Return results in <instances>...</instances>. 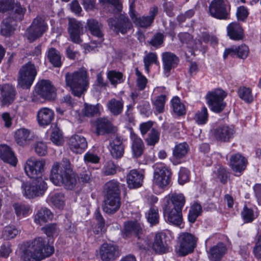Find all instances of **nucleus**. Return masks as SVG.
Wrapping results in <instances>:
<instances>
[{
    "mask_svg": "<svg viewBox=\"0 0 261 261\" xmlns=\"http://www.w3.org/2000/svg\"><path fill=\"white\" fill-rule=\"evenodd\" d=\"M238 94L239 97L247 103H251L253 101V96L251 89L245 87H241L238 89Z\"/></svg>",
    "mask_w": 261,
    "mask_h": 261,
    "instance_id": "de8ad7c7",
    "label": "nucleus"
},
{
    "mask_svg": "<svg viewBox=\"0 0 261 261\" xmlns=\"http://www.w3.org/2000/svg\"><path fill=\"white\" fill-rule=\"evenodd\" d=\"M104 191L103 211L108 214L115 213L121 205L120 183L115 179L107 182L104 186Z\"/></svg>",
    "mask_w": 261,
    "mask_h": 261,
    "instance_id": "f257e3e1",
    "label": "nucleus"
},
{
    "mask_svg": "<svg viewBox=\"0 0 261 261\" xmlns=\"http://www.w3.org/2000/svg\"><path fill=\"white\" fill-rule=\"evenodd\" d=\"M160 133L155 128H152L145 141L148 145L154 146L160 139Z\"/></svg>",
    "mask_w": 261,
    "mask_h": 261,
    "instance_id": "052dcab7",
    "label": "nucleus"
},
{
    "mask_svg": "<svg viewBox=\"0 0 261 261\" xmlns=\"http://www.w3.org/2000/svg\"><path fill=\"white\" fill-rule=\"evenodd\" d=\"M19 233V231L13 225L5 226L2 232V238L4 240H10L15 238Z\"/></svg>",
    "mask_w": 261,
    "mask_h": 261,
    "instance_id": "37998d69",
    "label": "nucleus"
},
{
    "mask_svg": "<svg viewBox=\"0 0 261 261\" xmlns=\"http://www.w3.org/2000/svg\"><path fill=\"white\" fill-rule=\"evenodd\" d=\"M107 77L111 83L113 85H116L117 84L123 82V74L120 72L114 70L109 71L107 73Z\"/></svg>",
    "mask_w": 261,
    "mask_h": 261,
    "instance_id": "13d9d810",
    "label": "nucleus"
},
{
    "mask_svg": "<svg viewBox=\"0 0 261 261\" xmlns=\"http://www.w3.org/2000/svg\"><path fill=\"white\" fill-rule=\"evenodd\" d=\"M164 40V35L163 34L157 33L155 34L151 38V40L148 41V43L155 48H158L163 44Z\"/></svg>",
    "mask_w": 261,
    "mask_h": 261,
    "instance_id": "e2e57ef3",
    "label": "nucleus"
},
{
    "mask_svg": "<svg viewBox=\"0 0 261 261\" xmlns=\"http://www.w3.org/2000/svg\"><path fill=\"white\" fill-rule=\"evenodd\" d=\"M87 25L91 33L98 38H101L103 33L101 31L102 25L96 20L91 19L88 20Z\"/></svg>",
    "mask_w": 261,
    "mask_h": 261,
    "instance_id": "79ce46f5",
    "label": "nucleus"
},
{
    "mask_svg": "<svg viewBox=\"0 0 261 261\" xmlns=\"http://www.w3.org/2000/svg\"><path fill=\"white\" fill-rule=\"evenodd\" d=\"M34 95L49 101L54 100L56 97L55 88L48 80H42L37 83Z\"/></svg>",
    "mask_w": 261,
    "mask_h": 261,
    "instance_id": "f8f14e48",
    "label": "nucleus"
},
{
    "mask_svg": "<svg viewBox=\"0 0 261 261\" xmlns=\"http://www.w3.org/2000/svg\"><path fill=\"white\" fill-rule=\"evenodd\" d=\"M65 77L66 85L70 88L72 93L80 97L88 85L87 71L81 69L73 72H67Z\"/></svg>",
    "mask_w": 261,
    "mask_h": 261,
    "instance_id": "7ed1b4c3",
    "label": "nucleus"
},
{
    "mask_svg": "<svg viewBox=\"0 0 261 261\" xmlns=\"http://www.w3.org/2000/svg\"><path fill=\"white\" fill-rule=\"evenodd\" d=\"M120 171V167L116 165L112 161H108L106 162L102 168V172L106 176L114 175Z\"/></svg>",
    "mask_w": 261,
    "mask_h": 261,
    "instance_id": "09e8293b",
    "label": "nucleus"
},
{
    "mask_svg": "<svg viewBox=\"0 0 261 261\" xmlns=\"http://www.w3.org/2000/svg\"><path fill=\"white\" fill-rule=\"evenodd\" d=\"M47 29L48 26L44 18L41 16H37L27 29L26 37L30 42H32L41 37Z\"/></svg>",
    "mask_w": 261,
    "mask_h": 261,
    "instance_id": "1a4fd4ad",
    "label": "nucleus"
},
{
    "mask_svg": "<svg viewBox=\"0 0 261 261\" xmlns=\"http://www.w3.org/2000/svg\"><path fill=\"white\" fill-rule=\"evenodd\" d=\"M69 145L72 152L75 153H81L87 148L88 143L84 137L75 135L70 138Z\"/></svg>",
    "mask_w": 261,
    "mask_h": 261,
    "instance_id": "4be33fe9",
    "label": "nucleus"
},
{
    "mask_svg": "<svg viewBox=\"0 0 261 261\" xmlns=\"http://www.w3.org/2000/svg\"><path fill=\"white\" fill-rule=\"evenodd\" d=\"M54 252L53 246L46 244L41 237L35 238L24 253L23 261H41L51 255Z\"/></svg>",
    "mask_w": 261,
    "mask_h": 261,
    "instance_id": "f03ea898",
    "label": "nucleus"
},
{
    "mask_svg": "<svg viewBox=\"0 0 261 261\" xmlns=\"http://www.w3.org/2000/svg\"><path fill=\"white\" fill-rule=\"evenodd\" d=\"M82 112L85 116L93 117L99 113L98 105H92L85 103Z\"/></svg>",
    "mask_w": 261,
    "mask_h": 261,
    "instance_id": "4d7b16f0",
    "label": "nucleus"
},
{
    "mask_svg": "<svg viewBox=\"0 0 261 261\" xmlns=\"http://www.w3.org/2000/svg\"><path fill=\"white\" fill-rule=\"evenodd\" d=\"M197 239L192 234L185 232L180 236V245L178 252L180 256H185L193 251Z\"/></svg>",
    "mask_w": 261,
    "mask_h": 261,
    "instance_id": "4468645a",
    "label": "nucleus"
},
{
    "mask_svg": "<svg viewBox=\"0 0 261 261\" xmlns=\"http://www.w3.org/2000/svg\"><path fill=\"white\" fill-rule=\"evenodd\" d=\"M47 200L56 207L62 208L64 204V195L60 192L56 193L50 195Z\"/></svg>",
    "mask_w": 261,
    "mask_h": 261,
    "instance_id": "8fccbe9b",
    "label": "nucleus"
},
{
    "mask_svg": "<svg viewBox=\"0 0 261 261\" xmlns=\"http://www.w3.org/2000/svg\"><path fill=\"white\" fill-rule=\"evenodd\" d=\"M65 163L64 165L58 162H55L50 170L49 179L56 186H60L64 176Z\"/></svg>",
    "mask_w": 261,
    "mask_h": 261,
    "instance_id": "393cba45",
    "label": "nucleus"
},
{
    "mask_svg": "<svg viewBox=\"0 0 261 261\" xmlns=\"http://www.w3.org/2000/svg\"><path fill=\"white\" fill-rule=\"evenodd\" d=\"M109 26L117 33L125 34L132 27L128 18L121 15L118 17L111 18L108 20Z\"/></svg>",
    "mask_w": 261,
    "mask_h": 261,
    "instance_id": "2eb2a0df",
    "label": "nucleus"
},
{
    "mask_svg": "<svg viewBox=\"0 0 261 261\" xmlns=\"http://www.w3.org/2000/svg\"><path fill=\"white\" fill-rule=\"evenodd\" d=\"M15 92L14 88L10 84H5L2 88V103L3 105H9L14 100Z\"/></svg>",
    "mask_w": 261,
    "mask_h": 261,
    "instance_id": "72a5a7b5",
    "label": "nucleus"
},
{
    "mask_svg": "<svg viewBox=\"0 0 261 261\" xmlns=\"http://www.w3.org/2000/svg\"><path fill=\"white\" fill-rule=\"evenodd\" d=\"M214 173L221 183L225 184L227 182L228 173L225 168L221 165H218Z\"/></svg>",
    "mask_w": 261,
    "mask_h": 261,
    "instance_id": "bf43d9fd",
    "label": "nucleus"
},
{
    "mask_svg": "<svg viewBox=\"0 0 261 261\" xmlns=\"http://www.w3.org/2000/svg\"><path fill=\"white\" fill-rule=\"evenodd\" d=\"M243 218L246 223L252 222L254 219V213L253 211L249 208L246 206L244 207L243 211L242 212Z\"/></svg>",
    "mask_w": 261,
    "mask_h": 261,
    "instance_id": "774afa93",
    "label": "nucleus"
},
{
    "mask_svg": "<svg viewBox=\"0 0 261 261\" xmlns=\"http://www.w3.org/2000/svg\"><path fill=\"white\" fill-rule=\"evenodd\" d=\"M173 208L170 205L163 204V216L165 221L167 223L179 226L182 223V211Z\"/></svg>",
    "mask_w": 261,
    "mask_h": 261,
    "instance_id": "f3484780",
    "label": "nucleus"
},
{
    "mask_svg": "<svg viewBox=\"0 0 261 261\" xmlns=\"http://www.w3.org/2000/svg\"><path fill=\"white\" fill-rule=\"evenodd\" d=\"M96 133L97 136L114 132V127L111 122L106 118H100L96 121Z\"/></svg>",
    "mask_w": 261,
    "mask_h": 261,
    "instance_id": "f704fd0d",
    "label": "nucleus"
},
{
    "mask_svg": "<svg viewBox=\"0 0 261 261\" xmlns=\"http://www.w3.org/2000/svg\"><path fill=\"white\" fill-rule=\"evenodd\" d=\"M235 133L234 127L232 125H221L214 130L215 139L222 142H229L233 138Z\"/></svg>",
    "mask_w": 261,
    "mask_h": 261,
    "instance_id": "a211bd4d",
    "label": "nucleus"
},
{
    "mask_svg": "<svg viewBox=\"0 0 261 261\" xmlns=\"http://www.w3.org/2000/svg\"><path fill=\"white\" fill-rule=\"evenodd\" d=\"M227 31L228 36L232 40H240L243 38V30L238 22L230 23L227 27Z\"/></svg>",
    "mask_w": 261,
    "mask_h": 261,
    "instance_id": "c9c22d12",
    "label": "nucleus"
},
{
    "mask_svg": "<svg viewBox=\"0 0 261 261\" xmlns=\"http://www.w3.org/2000/svg\"><path fill=\"white\" fill-rule=\"evenodd\" d=\"M45 161L35 158L28 159L24 166L26 174L31 178H42L44 171Z\"/></svg>",
    "mask_w": 261,
    "mask_h": 261,
    "instance_id": "9b49d317",
    "label": "nucleus"
},
{
    "mask_svg": "<svg viewBox=\"0 0 261 261\" xmlns=\"http://www.w3.org/2000/svg\"><path fill=\"white\" fill-rule=\"evenodd\" d=\"M249 14L248 9L244 6H240L238 8L236 15L238 20L244 22L246 21Z\"/></svg>",
    "mask_w": 261,
    "mask_h": 261,
    "instance_id": "69168bd1",
    "label": "nucleus"
},
{
    "mask_svg": "<svg viewBox=\"0 0 261 261\" xmlns=\"http://www.w3.org/2000/svg\"><path fill=\"white\" fill-rule=\"evenodd\" d=\"M185 203V198L182 194H173L171 198L167 199L164 205H170L179 211H182Z\"/></svg>",
    "mask_w": 261,
    "mask_h": 261,
    "instance_id": "e433bc0d",
    "label": "nucleus"
},
{
    "mask_svg": "<svg viewBox=\"0 0 261 261\" xmlns=\"http://www.w3.org/2000/svg\"><path fill=\"white\" fill-rule=\"evenodd\" d=\"M83 24L75 20L70 18L69 19L68 32L71 41L76 44H80L82 42L80 36L83 34Z\"/></svg>",
    "mask_w": 261,
    "mask_h": 261,
    "instance_id": "412c9836",
    "label": "nucleus"
},
{
    "mask_svg": "<svg viewBox=\"0 0 261 261\" xmlns=\"http://www.w3.org/2000/svg\"><path fill=\"white\" fill-rule=\"evenodd\" d=\"M249 51L248 47L245 44L238 46H233L225 50L223 58L225 59L228 56L232 57L237 56L238 58L244 59L247 57Z\"/></svg>",
    "mask_w": 261,
    "mask_h": 261,
    "instance_id": "cd10ccee",
    "label": "nucleus"
},
{
    "mask_svg": "<svg viewBox=\"0 0 261 261\" xmlns=\"http://www.w3.org/2000/svg\"><path fill=\"white\" fill-rule=\"evenodd\" d=\"M110 146L111 154L114 158L117 159L123 156L124 147L120 139L116 138L111 142Z\"/></svg>",
    "mask_w": 261,
    "mask_h": 261,
    "instance_id": "58836bf2",
    "label": "nucleus"
},
{
    "mask_svg": "<svg viewBox=\"0 0 261 261\" xmlns=\"http://www.w3.org/2000/svg\"><path fill=\"white\" fill-rule=\"evenodd\" d=\"M171 102L173 111L176 114L181 116L186 114L185 107L178 97L174 96Z\"/></svg>",
    "mask_w": 261,
    "mask_h": 261,
    "instance_id": "49530a36",
    "label": "nucleus"
},
{
    "mask_svg": "<svg viewBox=\"0 0 261 261\" xmlns=\"http://www.w3.org/2000/svg\"><path fill=\"white\" fill-rule=\"evenodd\" d=\"M53 214L46 207L38 210L34 216V222L40 225L51 220Z\"/></svg>",
    "mask_w": 261,
    "mask_h": 261,
    "instance_id": "4c0bfd02",
    "label": "nucleus"
},
{
    "mask_svg": "<svg viewBox=\"0 0 261 261\" xmlns=\"http://www.w3.org/2000/svg\"><path fill=\"white\" fill-rule=\"evenodd\" d=\"M32 182H23L21 189L24 196L28 198L42 196L47 189V185L42 178H34Z\"/></svg>",
    "mask_w": 261,
    "mask_h": 261,
    "instance_id": "20e7f679",
    "label": "nucleus"
},
{
    "mask_svg": "<svg viewBox=\"0 0 261 261\" xmlns=\"http://www.w3.org/2000/svg\"><path fill=\"white\" fill-rule=\"evenodd\" d=\"M130 140L132 142V149L133 156L136 158L140 157L143 153L144 149L142 140L133 132H130Z\"/></svg>",
    "mask_w": 261,
    "mask_h": 261,
    "instance_id": "2f4dec72",
    "label": "nucleus"
},
{
    "mask_svg": "<svg viewBox=\"0 0 261 261\" xmlns=\"http://www.w3.org/2000/svg\"><path fill=\"white\" fill-rule=\"evenodd\" d=\"M50 140L57 145H60L63 142L62 132L58 128H55L50 135Z\"/></svg>",
    "mask_w": 261,
    "mask_h": 261,
    "instance_id": "0e129e2a",
    "label": "nucleus"
},
{
    "mask_svg": "<svg viewBox=\"0 0 261 261\" xmlns=\"http://www.w3.org/2000/svg\"><path fill=\"white\" fill-rule=\"evenodd\" d=\"M202 212L201 206L197 203H194L190 208L188 214V220L193 223Z\"/></svg>",
    "mask_w": 261,
    "mask_h": 261,
    "instance_id": "5fc2aeb1",
    "label": "nucleus"
},
{
    "mask_svg": "<svg viewBox=\"0 0 261 261\" xmlns=\"http://www.w3.org/2000/svg\"><path fill=\"white\" fill-rule=\"evenodd\" d=\"M171 175L170 169L163 165H156L154 171V182L159 187L164 188L169 184Z\"/></svg>",
    "mask_w": 261,
    "mask_h": 261,
    "instance_id": "ddd939ff",
    "label": "nucleus"
},
{
    "mask_svg": "<svg viewBox=\"0 0 261 261\" xmlns=\"http://www.w3.org/2000/svg\"><path fill=\"white\" fill-rule=\"evenodd\" d=\"M166 101L167 96L165 94L159 95L154 100H152V105L158 113L161 114L164 113Z\"/></svg>",
    "mask_w": 261,
    "mask_h": 261,
    "instance_id": "a18cd8bd",
    "label": "nucleus"
},
{
    "mask_svg": "<svg viewBox=\"0 0 261 261\" xmlns=\"http://www.w3.org/2000/svg\"><path fill=\"white\" fill-rule=\"evenodd\" d=\"M43 232L48 236L51 237L58 232V228L56 223H51L42 228Z\"/></svg>",
    "mask_w": 261,
    "mask_h": 261,
    "instance_id": "338daca9",
    "label": "nucleus"
},
{
    "mask_svg": "<svg viewBox=\"0 0 261 261\" xmlns=\"http://www.w3.org/2000/svg\"><path fill=\"white\" fill-rule=\"evenodd\" d=\"M55 114L53 110L48 108H42L39 110L37 114V120L41 126L49 125L54 119Z\"/></svg>",
    "mask_w": 261,
    "mask_h": 261,
    "instance_id": "b1692460",
    "label": "nucleus"
},
{
    "mask_svg": "<svg viewBox=\"0 0 261 261\" xmlns=\"http://www.w3.org/2000/svg\"><path fill=\"white\" fill-rule=\"evenodd\" d=\"M13 207L17 217L19 218L27 216L30 210L28 205L22 203H15L13 205Z\"/></svg>",
    "mask_w": 261,
    "mask_h": 261,
    "instance_id": "603ef678",
    "label": "nucleus"
},
{
    "mask_svg": "<svg viewBox=\"0 0 261 261\" xmlns=\"http://www.w3.org/2000/svg\"><path fill=\"white\" fill-rule=\"evenodd\" d=\"M166 234L162 232L155 234L152 248L156 252L162 254L168 251V246L166 241Z\"/></svg>",
    "mask_w": 261,
    "mask_h": 261,
    "instance_id": "c85d7f7f",
    "label": "nucleus"
},
{
    "mask_svg": "<svg viewBox=\"0 0 261 261\" xmlns=\"http://www.w3.org/2000/svg\"><path fill=\"white\" fill-rule=\"evenodd\" d=\"M47 58L54 67H60L62 66L61 54L56 48L51 47L48 50Z\"/></svg>",
    "mask_w": 261,
    "mask_h": 261,
    "instance_id": "a19ab883",
    "label": "nucleus"
},
{
    "mask_svg": "<svg viewBox=\"0 0 261 261\" xmlns=\"http://www.w3.org/2000/svg\"><path fill=\"white\" fill-rule=\"evenodd\" d=\"M158 12V7H153L150 9L149 16L138 17L135 14L134 4L132 3L129 6V14L132 20L136 25L142 28H147L151 25Z\"/></svg>",
    "mask_w": 261,
    "mask_h": 261,
    "instance_id": "9d476101",
    "label": "nucleus"
},
{
    "mask_svg": "<svg viewBox=\"0 0 261 261\" xmlns=\"http://www.w3.org/2000/svg\"><path fill=\"white\" fill-rule=\"evenodd\" d=\"M226 96L227 93L220 88L209 92L206 95V99L210 109L216 113L222 112L226 107L224 99Z\"/></svg>",
    "mask_w": 261,
    "mask_h": 261,
    "instance_id": "0eeeda50",
    "label": "nucleus"
},
{
    "mask_svg": "<svg viewBox=\"0 0 261 261\" xmlns=\"http://www.w3.org/2000/svg\"><path fill=\"white\" fill-rule=\"evenodd\" d=\"M99 254L103 261H111L119 256L118 247L110 243H104L100 248Z\"/></svg>",
    "mask_w": 261,
    "mask_h": 261,
    "instance_id": "aec40b11",
    "label": "nucleus"
},
{
    "mask_svg": "<svg viewBox=\"0 0 261 261\" xmlns=\"http://www.w3.org/2000/svg\"><path fill=\"white\" fill-rule=\"evenodd\" d=\"M227 251L226 245L221 242L211 247L207 251L208 258L211 261H221Z\"/></svg>",
    "mask_w": 261,
    "mask_h": 261,
    "instance_id": "bb28decb",
    "label": "nucleus"
},
{
    "mask_svg": "<svg viewBox=\"0 0 261 261\" xmlns=\"http://www.w3.org/2000/svg\"><path fill=\"white\" fill-rule=\"evenodd\" d=\"M65 163L64 172L61 184H63L65 189L72 190L74 189L77 183L78 178L70 168V163L69 160L64 158L62 160Z\"/></svg>",
    "mask_w": 261,
    "mask_h": 261,
    "instance_id": "dca6fc26",
    "label": "nucleus"
},
{
    "mask_svg": "<svg viewBox=\"0 0 261 261\" xmlns=\"http://www.w3.org/2000/svg\"><path fill=\"white\" fill-rule=\"evenodd\" d=\"M136 75L137 76L136 82L137 86L139 90H143L147 85V79L144 76L142 73L139 70L138 68L135 69Z\"/></svg>",
    "mask_w": 261,
    "mask_h": 261,
    "instance_id": "680f3d73",
    "label": "nucleus"
},
{
    "mask_svg": "<svg viewBox=\"0 0 261 261\" xmlns=\"http://www.w3.org/2000/svg\"><path fill=\"white\" fill-rule=\"evenodd\" d=\"M124 234L126 237H134L138 242L139 247L144 249L147 243L144 239L142 227L137 221H128L124 224Z\"/></svg>",
    "mask_w": 261,
    "mask_h": 261,
    "instance_id": "423d86ee",
    "label": "nucleus"
},
{
    "mask_svg": "<svg viewBox=\"0 0 261 261\" xmlns=\"http://www.w3.org/2000/svg\"><path fill=\"white\" fill-rule=\"evenodd\" d=\"M0 158L5 162L15 166L17 160L11 148L6 144L0 145Z\"/></svg>",
    "mask_w": 261,
    "mask_h": 261,
    "instance_id": "7c9ffc66",
    "label": "nucleus"
},
{
    "mask_svg": "<svg viewBox=\"0 0 261 261\" xmlns=\"http://www.w3.org/2000/svg\"><path fill=\"white\" fill-rule=\"evenodd\" d=\"M188 148L189 146L186 143H180L175 146L173 154L177 159H181L187 153Z\"/></svg>",
    "mask_w": 261,
    "mask_h": 261,
    "instance_id": "864d4df0",
    "label": "nucleus"
},
{
    "mask_svg": "<svg viewBox=\"0 0 261 261\" xmlns=\"http://www.w3.org/2000/svg\"><path fill=\"white\" fill-rule=\"evenodd\" d=\"M25 7L19 3H14L9 11V16L7 17L13 21H20L24 17L26 12Z\"/></svg>",
    "mask_w": 261,
    "mask_h": 261,
    "instance_id": "473e14b6",
    "label": "nucleus"
},
{
    "mask_svg": "<svg viewBox=\"0 0 261 261\" xmlns=\"http://www.w3.org/2000/svg\"><path fill=\"white\" fill-rule=\"evenodd\" d=\"M146 218L151 226L158 224L159 222L158 209L156 207H151L146 214Z\"/></svg>",
    "mask_w": 261,
    "mask_h": 261,
    "instance_id": "6e6d98bb",
    "label": "nucleus"
},
{
    "mask_svg": "<svg viewBox=\"0 0 261 261\" xmlns=\"http://www.w3.org/2000/svg\"><path fill=\"white\" fill-rule=\"evenodd\" d=\"M230 9L226 0H212L209 4L208 13L215 18L226 20L229 17Z\"/></svg>",
    "mask_w": 261,
    "mask_h": 261,
    "instance_id": "6e6552de",
    "label": "nucleus"
},
{
    "mask_svg": "<svg viewBox=\"0 0 261 261\" xmlns=\"http://www.w3.org/2000/svg\"><path fill=\"white\" fill-rule=\"evenodd\" d=\"M144 175L137 170H132L126 177L127 184L130 189L140 187L142 185Z\"/></svg>",
    "mask_w": 261,
    "mask_h": 261,
    "instance_id": "c756f323",
    "label": "nucleus"
},
{
    "mask_svg": "<svg viewBox=\"0 0 261 261\" xmlns=\"http://www.w3.org/2000/svg\"><path fill=\"white\" fill-rule=\"evenodd\" d=\"M208 117L207 109L205 107H203L195 113L194 119L198 124L203 125L207 122Z\"/></svg>",
    "mask_w": 261,
    "mask_h": 261,
    "instance_id": "3c124183",
    "label": "nucleus"
},
{
    "mask_svg": "<svg viewBox=\"0 0 261 261\" xmlns=\"http://www.w3.org/2000/svg\"><path fill=\"white\" fill-rule=\"evenodd\" d=\"M13 20L6 18L4 19L1 25V34L6 37L12 35L15 30L14 24H12Z\"/></svg>",
    "mask_w": 261,
    "mask_h": 261,
    "instance_id": "c03bdc74",
    "label": "nucleus"
},
{
    "mask_svg": "<svg viewBox=\"0 0 261 261\" xmlns=\"http://www.w3.org/2000/svg\"><path fill=\"white\" fill-rule=\"evenodd\" d=\"M107 108L114 116L120 115L123 109V101L122 99L115 98L110 99L107 104Z\"/></svg>",
    "mask_w": 261,
    "mask_h": 261,
    "instance_id": "ea45409f",
    "label": "nucleus"
},
{
    "mask_svg": "<svg viewBox=\"0 0 261 261\" xmlns=\"http://www.w3.org/2000/svg\"><path fill=\"white\" fill-rule=\"evenodd\" d=\"M33 135L30 129L25 128L17 129L14 134V139L20 146L29 145L33 140Z\"/></svg>",
    "mask_w": 261,
    "mask_h": 261,
    "instance_id": "a878e982",
    "label": "nucleus"
},
{
    "mask_svg": "<svg viewBox=\"0 0 261 261\" xmlns=\"http://www.w3.org/2000/svg\"><path fill=\"white\" fill-rule=\"evenodd\" d=\"M162 59L164 74L166 77H168L170 74L171 70L175 68L178 64L179 58L174 54L166 51L162 53Z\"/></svg>",
    "mask_w": 261,
    "mask_h": 261,
    "instance_id": "6ab92c4d",
    "label": "nucleus"
},
{
    "mask_svg": "<svg viewBox=\"0 0 261 261\" xmlns=\"http://www.w3.org/2000/svg\"><path fill=\"white\" fill-rule=\"evenodd\" d=\"M247 164V160L241 154H233L230 158L229 166L234 172L239 173V175L245 170Z\"/></svg>",
    "mask_w": 261,
    "mask_h": 261,
    "instance_id": "5701e85b",
    "label": "nucleus"
},
{
    "mask_svg": "<svg viewBox=\"0 0 261 261\" xmlns=\"http://www.w3.org/2000/svg\"><path fill=\"white\" fill-rule=\"evenodd\" d=\"M37 75L35 66L31 62L23 65L19 70L18 83L23 89H30Z\"/></svg>",
    "mask_w": 261,
    "mask_h": 261,
    "instance_id": "39448f33",
    "label": "nucleus"
}]
</instances>
